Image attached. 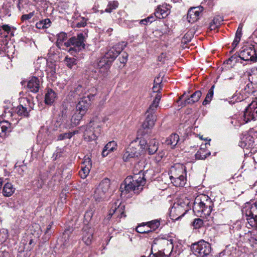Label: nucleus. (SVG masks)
Instances as JSON below:
<instances>
[{"mask_svg":"<svg viewBox=\"0 0 257 257\" xmlns=\"http://www.w3.org/2000/svg\"><path fill=\"white\" fill-rule=\"evenodd\" d=\"M9 236L8 230L6 229L3 228L0 230V244L5 242Z\"/></svg>","mask_w":257,"mask_h":257,"instance_id":"nucleus-45","label":"nucleus"},{"mask_svg":"<svg viewBox=\"0 0 257 257\" xmlns=\"http://www.w3.org/2000/svg\"><path fill=\"white\" fill-rule=\"evenodd\" d=\"M154 242V244H164V245H170L172 246V243L170 242L168 240L163 239V238H160L157 239L155 240Z\"/></svg>","mask_w":257,"mask_h":257,"instance_id":"nucleus-54","label":"nucleus"},{"mask_svg":"<svg viewBox=\"0 0 257 257\" xmlns=\"http://www.w3.org/2000/svg\"><path fill=\"white\" fill-rule=\"evenodd\" d=\"M110 185V181L108 178L101 181L94 192V198L96 201H100L105 197L109 190Z\"/></svg>","mask_w":257,"mask_h":257,"instance_id":"nucleus-10","label":"nucleus"},{"mask_svg":"<svg viewBox=\"0 0 257 257\" xmlns=\"http://www.w3.org/2000/svg\"><path fill=\"white\" fill-rule=\"evenodd\" d=\"M252 137H253L254 142L257 143V131L251 130L249 131Z\"/></svg>","mask_w":257,"mask_h":257,"instance_id":"nucleus-64","label":"nucleus"},{"mask_svg":"<svg viewBox=\"0 0 257 257\" xmlns=\"http://www.w3.org/2000/svg\"><path fill=\"white\" fill-rule=\"evenodd\" d=\"M16 188L10 182H7L4 185L2 189V194L5 197L11 196L15 192Z\"/></svg>","mask_w":257,"mask_h":257,"instance_id":"nucleus-26","label":"nucleus"},{"mask_svg":"<svg viewBox=\"0 0 257 257\" xmlns=\"http://www.w3.org/2000/svg\"><path fill=\"white\" fill-rule=\"evenodd\" d=\"M191 249L193 253L196 256L204 257L210 252L211 246L208 242L202 240L192 244Z\"/></svg>","mask_w":257,"mask_h":257,"instance_id":"nucleus-8","label":"nucleus"},{"mask_svg":"<svg viewBox=\"0 0 257 257\" xmlns=\"http://www.w3.org/2000/svg\"><path fill=\"white\" fill-rule=\"evenodd\" d=\"M214 88V85H212L211 87L209 89L208 93L206 96V97L202 102V104L203 105H206L211 101L212 98L213 96Z\"/></svg>","mask_w":257,"mask_h":257,"instance_id":"nucleus-41","label":"nucleus"},{"mask_svg":"<svg viewBox=\"0 0 257 257\" xmlns=\"http://www.w3.org/2000/svg\"><path fill=\"white\" fill-rule=\"evenodd\" d=\"M146 144L144 140H140L139 144L137 143L136 141L132 142L125 149L123 155V161L128 162L138 158L141 155L142 151L145 149Z\"/></svg>","mask_w":257,"mask_h":257,"instance_id":"nucleus-5","label":"nucleus"},{"mask_svg":"<svg viewBox=\"0 0 257 257\" xmlns=\"http://www.w3.org/2000/svg\"><path fill=\"white\" fill-rule=\"evenodd\" d=\"M194 30H190V31L187 32L182 38V43H187L191 41V39L194 36Z\"/></svg>","mask_w":257,"mask_h":257,"instance_id":"nucleus-43","label":"nucleus"},{"mask_svg":"<svg viewBox=\"0 0 257 257\" xmlns=\"http://www.w3.org/2000/svg\"><path fill=\"white\" fill-rule=\"evenodd\" d=\"M145 172L140 170L139 173H135L133 176H128L120 187L121 195L133 192L139 193L143 188L146 183Z\"/></svg>","mask_w":257,"mask_h":257,"instance_id":"nucleus-1","label":"nucleus"},{"mask_svg":"<svg viewBox=\"0 0 257 257\" xmlns=\"http://www.w3.org/2000/svg\"><path fill=\"white\" fill-rule=\"evenodd\" d=\"M81 170L79 172V174L81 178H85L88 175L91 168L86 166H81Z\"/></svg>","mask_w":257,"mask_h":257,"instance_id":"nucleus-50","label":"nucleus"},{"mask_svg":"<svg viewBox=\"0 0 257 257\" xmlns=\"http://www.w3.org/2000/svg\"><path fill=\"white\" fill-rule=\"evenodd\" d=\"M149 257H168L167 255H165V253L161 251H158L157 253L153 254L152 256L151 255Z\"/></svg>","mask_w":257,"mask_h":257,"instance_id":"nucleus-62","label":"nucleus"},{"mask_svg":"<svg viewBox=\"0 0 257 257\" xmlns=\"http://www.w3.org/2000/svg\"><path fill=\"white\" fill-rule=\"evenodd\" d=\"M118 3L117 1L110 2L105 9V12L111 13L113 10L116 9L118 7Z\"/></svg>","mask_w":257,"mask_h":257,"instance_id":"nucleus-47","label":"nucleus"},{"mask_svg":"<svg viewBox=\"0 0 257 257\" xmlns=\"http://www.w3.org/2000/svg\"><path fill=\"white\" fill-rule=\"evenodd\" d=\"M158 142L155 139L151 140L147 145V151L150 155L154 154L158 149Z\"/></svg>","mask_w":257,"mask_h":257,"instance_id":"nucleus-32","label":"nucleus"},{"mask_svg":"<svg viewBox=\"0 0 257 257\" xmlns=\"http://www.w3.org/2000/svg\"><path fill=\"white\" fill-rule=\"evenodd\" d=\"M186 212L187 210H185L182 205L178 203L174 204L170 210L171 215L173 217H175L176 219L183 216Z\"/></svg>","mask_w":257,"mask_h":257,"instance_id":"nucleus-18","label":"nucleus"},{"mask_svg":"<svg viewBox=\"0 0 257 257\" xmlns=\"http://www.w3.org/2000/svg\"><path fill=\"white\" fill-rule=\"evenodd\" d=\"M203 9L202 7L191 8L188 11L187 20L189 23H193L199 19L200 13Z\"/></svg>","mask_w":257,"mask_h":257,"instance_id":"nucleus-15","label":"nucleus"},{"mask_svg":"<svg viewBox=\"0 0 257 257\" xmlns=\"http://www.w3.org/2000/svg\"><path fill=\"white\" fill-rule=\"evenodd\" d=\"M179 140V136L176 134H174L167 138L164 143L167 146H170L171 148H173L177 144Z\"/></svg>","mask_w":257,"mask_h":257,"instance_id":"nucleus-30","label":"nucleus"},{"mask_svg":"<svg viewBox=\"0 0 257 257\" xmlns=\"http://www.w3.org/2000/svg\"><path fill=\"white\" fill-rule=\"evenodd\" d=\"M161 80L159 77L155 78L154 85L153 87V90L154 92H160V90L161 89Z\"/></svg>","mask_w":257,"mask_h":257,"instance_id":"nucleus-46","label":"nucleus"},{"mask_svg":"<svg viewBox=\"0 0 257 257\" xmlns=\"http://www.w3.org/2000/svg\"><path fill=\"white\" fill-rule=\"evenodd\" d=\"M219 25V23H217L216 20L214 19L212 21V23L210 24V30H215Z\"/></svg>","mask_w":257,"mask_h":257,"instance_id":"nucleus-61","label":"nucleus"},{"mask_svg":"<svg viewBox=\"0 0 257 257\" xmlns=\"http://www.w3.org/2000/svg\"><path fill=\"white\" fill-rule=\"evenodd\" d=\"M21 103L17 107V114L19 116L28 117L30 111L33 109L35 104L31 98H23L21 99Z\"/></svg>","mask_w":257,"mask_h":257,"instance_id":"nucleus-9","label":"nucleus"},{"mask_svg":"<svg viewBox=\"0 0 257 257\" xmlns=\"http://www.w3.org/2000/svg\"><path fill=\"white\" fill-rule=\"evenodd\" d=\"M27 87L33 92L36 93L39 91L40 81L36 77H32L28 82Z\"/></svg>","mask_w":257,"mask_h":257,"instance_id":"nucleus-24","label":"nucleus"},{"mask_svg":"<svg viewBox=\"0 0 257 257\" xmlns=\"http://www.w3.org/2000/svg\"><path fill=\"white\" fill-rule=\"evenodd\" d=\"M85 36L82 33L78 34L77 37H71V42L72 43V47H71L69 51L72 53V51L75 52L79 51L82 49L84 48L85 44L84 42Z\"/></svg>","mask_w":257,"mask_h":257,"instance_id":"nucleus-12","label":"nucleus"},{"mask_svg":"<svg viewBox=\"0 0 257 257\" xmlns=\"http://www.w3.org/2000/svg\"><path fill=\"white\" fill-rule=\"evenodd\" d=\"M56 64L54 63L51 62L49 64L47 69L46 72L47 75L50 76H53L56 74Z\"/></svg>","mask_w":257,"mask_h":257,"instance_id":"nucleus-42","label":"nucleus"},{"mask_svg":"<svg viewBox=\"0 0 257 257\" xmlns=\"http://www.w3.org/2000/svg\"><path fill=\"white\" fill-rule=\"evenodd\" d=\"M34 14H35L34 12H33L30 13L28 14L23 15L21 17V19L23 21L29 20L34 16Z\"/></svg>","mask_w":257,"mask_h":257,"instance_id":"nucleus-59","label":"nucleus"},{"mask_svg":"<svg viewBox=\"0 0 257 257\" xmlns=\"http://www.w3.org/2000/svg\"><path fill=\"white\" fill-rule=\"evenodd\" d=\"M67 34L64 32H61L57 35V45L60 48L64 49V48H62L63 47V43L67 39Z\"/></svg>","mask_w":257,"mask_h":257,"instance_id":"nucleus-38","label":"nucleus"},{"mask_svg":"<svg viewBox=\"0 0 257 257\" xmlns=\"http://www.w3.org/2000/svg\"><path fill=\"white\" fill-rule=\"evenodd\" d=\"M60 241L61 246L64 248H67L72 244V234L69 230H66L64 232Z\"/></svg>","mask_w":257,"mask_h":257,"instance_id":"nucleus-21","label":"nucleus"},{"mask_svg":"<svg viewBox=\"0 0 257 257\" xmlns=\"http://www.w3.org/2000/svg\"><path fill=\"white\" fill-rule=\"evenodd\" d=\"M213 206V202L208 196L201 194L195 198L193 210L196 215L205 218L210 214Z\"/></svg>","mask_w":257,"mask_h":257,"instance_id":"nucleus-4","label":"nucleus"},{"mask_svg":"<svg viewBox=\"0 0 257 257\" xmlns=\"http://www.w3.org/2000/svg\"><path fill=\"white\" fill-rule=\"evenodd\" d=\"M242 36V28L239 27L236 31L235 36L232 46L233 48H235L240 40Z\"/></svg>","mask_w":257,"mask_h":257,"instance_id":"nucleus-39","label":"nucleus"},{"mask_svg":"<svg viewBox=\"0 0 257 257\" xmlns=\"http://www.w3.org/2000/svg\"><path fill=\"white\" fill-rule=\"evenodd\" d=\"M155 17L158 19H163L168 15V8L167 5H162L158 6L154 13Z\"/></svg>","mask_w":257,"mask_h":257,"instance_id":"nucleus-27","label":"nucleus"},{"mask_svg":"<svg viewBox=\"0 0 257 257\" xmlns=\"http://www.w3.org/2000/svg\"><path fill=\"white\" fill-rule=\"evenodd\" d=\"M153 112H154L151 111H149L148 112L149 114L147 115L146 120L142 125L144 129H150L152 128L154 126L156 119L155 116L153 114Z\"/></svg>","mask_w":257,"mask_h":257,"instance_id":"nucleus-25","label":"nucleus"},{"mask_svg":"<svg viewBox=\"0 0 257 257\" xmlns=\"http://www.w3.org/2000/svg\"><path fill=\"white\" fill-rule=\"evenodd\" d=\"M93 237L92 230L87 226L83 227L82 230V240L86 245L91 244Z\"/></svg>","mask_w":257,"mask_h":257,"instance_id":"nucleus-22","label":"nucleus"},{"mask_svg":"<svg viewBox=\"0 0 257 257\" xmlns=\"http://www.w3.org/2000/svg\"><path fill=\"white\" fill-rule=\"evenodd\" d=\"M244 214L248 224L250 218H257V202L251 204L248 208H246Z\"/></svg>","mask_w":257,"mask_h":257,"instance_id":"nucleus-20","label":"nucleus"},{"mask_svg":"<svg viewBox=\"0 0 257 257\" xmlns=\"http://www.w3.org/2000/svg\"><path fill=\"white\" fill-rule=\"evenodd\" d=\"M51 21L49 19H45V20L39 21L36 24V27L39 29H44L48 28L50 26Z\"/></svg>","mask_w":257,"mask_h":257,"instance_id":"nucleus-36","label":"nucleus"},{"mask_svg":"<svg viewBox=\"0 0 257 257\" xmlns=\"http://www.w3.org/2000/svg\"><path fill=\"white\" fill-rule=\"evenodd\" d=\"M12 229L15 231V233H17L19 232V230L23 227L22 224V220L19 218L16 221V223L12 225Z\"/></svg>","mask_w":257,"mask_h":257,"instance_id":"nucleus-44","label":"nucleus"},{"mask_svg":"<svg viewBox=\"0 0 257 257\" xmlns=\"http://www.w3.org/2000/svg\"><path fill=\"white\" fill-rule=\"evenodd\" d=\"M82 166H86L89 168H91L92 164L91 161L89 157H85Z\"/></svg>","mask_w":257,"mask_h":257,"instance_id":"nucleus-57","label":"nucleus"},{"mask_svg":"<svg viewBox=\"0 0 257 257\" xmlns=\"http://www.w3.org/2000/svg\"><path fill=\"white\" fill-rule=\"evenodd\" d=\"M128 55L125 52H123L121 54V56L119 58L120 62L122 64H124L126 62L127 59Z\"/></svg>","mask_w":257,"mask_h":257,"instance_id":"nucleus-58","label":"nucleus"},{"mask_svg":"<svg viewBox=\"0 0 257 257\" xmlns=\"http://www.w3.org/2000/svg\"><path fill=\"white\" fill-rule=\"evenodd\" d=\"M201 95L202 93L200 90L195 91L191 95H187L185 97L184 101L182 102V105L185 106L187 104H193L199 100Z\"/></svg>","mask_w":257,"mask_h":257,"instance_id":"nucleus-19","label":"nucleus"},{"mask_svg":"<svg viewBox=\"0 0 257 257\" xmlns=\"http://www.w3.org/2000/svg\"><path fill=\"white\" fill-rule=\"evenodd\" d=\"M239 57L245 61H254L256 59L255 50L251 47H246L241 51Z\"/></svg>","mask_w":257,"mask_h":257,"instance_id":"nucleus-14","label":"nucleus"},{"mask_svg":"<svg viewBox=\"0 0 257 257\" xmlns=\"http://www.w3.org/2000/svg\"><path fill=\"white\" fill-rule=\"evenodd\" d=\"M126 46L124 42H119L109 48L98 62V67L101 71H107L112 63Z\"/></svg>","mask_w":257,"mask_h":257,"instance_id":"nucleus-3","label":"nucleus"},{"mask_svg":"<svg viewBox=\"0 0 257 257\" xmlns=\"http://www.w3.org/2000/svg\"><path fill=\"white\" fill-rule=\"evenodd\" d=\"M210 155V152L209 151L201 148L199 150L197 151L195 156L196 159L203 160Z\"/></svg>","mask_w":257,"mask_h":257,"instance_id":"nucleus-34","label":"nucleus"},{"mask_svg":"<svg viewBox=\"0 0 257 257\" xmlns=\"http://www.w3.org/2000/svg\"><path fill=\"white\" fill-rule=\"evenodd\" d=\"M74 19L73 25L77 28L84 27L86 24V20L84 18L80 17L78 14H75L73 16Z\"/></svg>","mask_w":257,"mask_h":257,"instance_id":"nucleus-31","label":"nucleus"},{"mask_svg":"<svg viewBox=\"0 0 257 257\" xmlns=\"http://www.w3.org/2000/svg\"><path fill=\"white\" fill-rule=\"evenodd\" d=\"M124 207L123 204L121 203L119 200H117L109 210L107 219H109L113 215L119 219L122 217H125Z\"/></svg>","mask_w":257,"mask_h":257,"instance_id":"nucleus-11","label":"nucleus"},{"mask_svg":"<svg viewBox=\"0 0 257 257\" xmlns=\"http://www.w3.org/2000/svg\"><path fill=\"white\" fill-rule=\"evenodd\" d=\"M172 183L176 187H183L186 183V175L181 176L175 178H170Z\"/></svg>","mask_w":257,"mask_h":257,"instance_id":"nucleus-33","label":"nucleus"},{"mask_svg":"<svg viewBox=\"0 0 257 257\" xmlns=\"http://www.w3.org/2000/svg\"><path fill=\"white\" fill-rule=\"evenodd\" d=\"M239 146L242 148L248 149L252 147L255 143L253 137H252L249 132L243 135L240 139Z\"/></svg>","mask_w":257,"mask_h":257,"instance_id":"nucleus-16","label":"nucleus"},{"mask_svg":"<svg viewBox=\"0 0 257 257\" xmlns=\"http://www.w3.org/2000/svg\"><path fill=\"white\" fill-rule=\"evenodd\" d=\"M161 95L159 93H158L156 94L155 98L153 100L152 103L150 105L149 109L147 111V112H149V111H151L153 112L155 111V110L159 105V103L160 102V100H161Z\"/></svg>","mask_w":257,"mask_h":257,"instance_id":"nucleus-35","label":"nucleus"},{"mask_svg":"<svg viewBox=\"0 0 257 257\" xmlns=\"http://www.w3.org/2000/svg\"><path fill=\"white\" fill-rule=\"evenodd\" d=\"M56 93L52 89H48L45 94V102L48 105H51L55 100Z\"/></svg>","mask_w":257,"mask_h":257,"instance_id":"nucleus-29","label":"nucleus"},{"mask_svg":"<svg viewBox=\"0 0 257 257\" xmlns=\"http://www.w3.org/2000/svg\"><path fill=\"white\" fill-rule=\"evenodd\" d=\"M249 222V225L252 227L257 228V217L254 218H250Z\"/></svg>","mask_w":257,"mask_h":257,"instance_id":"nucleus-60","label":"nucleus"},{"mask_svg":"<svg viewBox=\"0 0 257 257\" xmlns=\"http://www.w3.org/2000/svg\"><path fill=\"white\" fill-rule=\"evenodd\" d=\"M65 62L66 65L70 68H71L73 65L76 64V60L73 57L66 56L65 58Z\"/></svg>","mask_w":257,"mask_h":257,"instance_id":"nucleus-49","label":"nucleus"},{"mask_svg":"<svg viewBox=\"0 0 257 257\" xmlns=\"http://www.w3.org/2000/svg\"><path fill=\"white\" fill-rule=\"evenodd\" d=\"M2 31L5 33L3 35H0V51H6V45L8 43L6 38L7 37V34L11 31V27L8 25L0 26V31Z\"/></svg>","mask_w":257,"mask_h":257,"instance_id":"nucleus-17","label":"nucleus"},{"mask_svg":"<svg viewBox=\"0 0 257 257\" xmlns=\"http://www.w3.org/2000/svg\"><path fill=\"white\" fill-rule=\"evenodd\" d=\"M257 116V101H252L243 112L241 117V119L239 120L238 124L236 122L234 124L235 126H239L242 124H245L248 121L253 120Z\"/></svg>","mask_w":257,"mask_h":257,"instance_id":"nucleus-6","label":"nucleus"},{"mask_svg":"<svg viewBox=\"0 0 257 257\" xmlns=\"http://www.w3.org/2000/svg\"><path fill=\"white\" fill-rule=\"evenodd\" d=\"M11 124L7 121H0V137L5 138L11 132Z\"/></svg>","mask_w":257,"mask_h":257,"instance_id":"nucleus-23","label":"nucleus"},{"mask_svg":"<svg viewBox=\"0 0 257 257\" xmlns=\"http://www.w3.org/2000/svg\"><path fill=\"white\" fill-rule=\"evenodd\" d=\"M136 230L140 233H148L151 231V230H149L147 227L146 224L138 226L136 228Z\"/></svg>","mask_w":257,"mask_h":257,"instance_id":"nucleus-51","label":"nucleus"},{"mask_svg":"<svg viewBox=\"0 0 257 257\" xmlns=\"http://www.w3.org/2000/svg\"><path fill=\"white\" fill-rule=\"evenodd\" d=\"M117 148V144L115 141H110L104 147L102 152V156L103 157H106L109 153L115 150Z\"/></svg>","mask_w":257,"mask_h":257,"instance_id":"nucleus-28","label":"nucleus"},{"mask_svg":"<svg viewBox=\"0 0 257 257\" xmlns=\"http://www.w3.org/2000/svg\"><path fill=\"white\" fill-rule=\"evenodd\" d=\"M100 133L99 124L94 120L91 121L86 126L84 132V139L87 141L95 140Z\"/></svg>","mask_w":257,"mask_h":257,"instance_id":"nucleus-7","label":"nucleus"},{"mask_svg":"<svg viewBox=\"0 0 257 257\" xmlns=\"http://www.w3.org/2000/svg\"><path fill=\"white\" fill-rule=\"evenodd\" d=\"M73 135L74 133L71 132L60 134L57 137V140L61 141L66 139H70Z\"/></svg>","mask_w":257,"mask_h":257,"instance_id":"nucleus-52","label":"nucleus"},{"mask_svg":"<svg viewBox=\"0 0 257 257\" xmlns=\"http://www.w3.org/2000/svg\"><path fill=\"white\" fill-rule=\"evenodd\" d=\"M96 88L92 87L87 91V93L86 91L80 85L75 88L74 91L71 92V95L76 98L77 95L79 96H82L76 105V110L77 112L84 114L86 113L90 104V102L96 94Z\"/></svg>","mask_w":257,"mask_h":257,"instance_id":"nucleus-2","label":"nucleus"},{"mask_svg":"<svg viewBox=\"0 0 257 257\" xmlns=\"http://www.w3.org/2000/svg\"><path fill=\"white\" fill-rule=\"evenodd\" d=\"M94 211L92 209L87 210L84 214V222L85 223H88L92 219Z\"/></svg>","mask_w":257,"mask_h":257,"instance_id":"nucleus-48","label":"nucleus"},{"mask_svg":"<svg viewBox=\"0 0 257 257\" xmlns=\"http://www.w3.org/2000/svg\"><path fill=\"white\" fill-rule=\"evenodd\" d=\"M146 225L148 228H150L149 230L152 231V230H155L159 227L160 225V220L158 219L153 220L147 222Z\"/></svg>","mask_w":257,"mask_h":257,"instance_id":"nucleus-40","label":"nucleus"},{"mask_svg":"<svg viewBox=\"0 0 257 257\" xmlns=\"http://www.w3.org/2000/svg\"><path fill=\"white\" fill-rule=\"evenodd\" d=\"M203 222L200 218H195L192 222V225L195 228H199L203 225Z\"/></svg>","mask_w":257,"mask_h":257,"instance_id":"nucleus-55","label":"nucleus"},{"mask_svg":"<svg viewBox=\"0 0 257 257\" xmlns=\"http://www.w3.org/2000/svg\"><path fill=\"white\" fill-rule=\"evenodd\" d=\"M25 2L24 0H17L16 4L17 7L20 11L22 10V9L23 8V3Z\"/></svg>","mask_w":257,"mask_h":257,"instance_id":"nucleus-63","label":"nucleus"},{"mask_svg":"<svg viewBox=\"0 0 257 257\" xmlns=\"http://www.w3.org/2000/svg\"><path fill=\"white\" fill-rule=\"evenodd\" d=\"M241 60H242V59L239 57V55L238 56L235 54L231 56L228 60H227V64H231V62H238Z\"/></svg>","mask_w":257,"mask_h":257,"instance_id":"nucleus-53","label":"nucleus"},{"mask_svg":"<svg viewBox=\"0 0 257 257\" xmlns=\"http://www.w3.org/2000/svg\"><path fill=\"white\" fill-rule=\"evenodd\" d=\"M169 174L170 178L186 175V167L183 164H176L170 168Z\"/></svg>","mask_w":257,"mask_h":257,"instance_id":"nucleus-13","label":"nucleus"},{"mask_svg":"<svg viewBox=\"0 0 257 257\" xmlns=\"http://www.w3.org/2000/svg\"><path fill=\"white\" fill-rule=\"evenodd\" d=\"M247 235L248 237V240L251 246L257 244V238L255 236H251V234L249 233L247 234Z\"/></svg>","mask_w":257,"mask_h":257,"instance_id":"nucleus-56","label":"nucleus"},{"mask_svg":"<svg viewBox=\"0 0 257 257\" xmlns=\"http://www.w3.org/2000/svg\"><path fill=\"white\" fill-rule=\"evenodd\" d=\"M84 114L77 112L76 111L75 113L72 116L71 122L73 126H76L79 123V121L82 119V117L84 115Z\"/></svg>","mask_w":257,"mask_h":257,"instance_id":"nucleus-37","label":"nucleus"}]
</instances>
